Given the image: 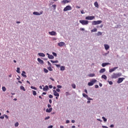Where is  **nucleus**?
<instances>
[{"label":"nucleus","instance_id":"10","mask_svg":"<svg viewBox=\"0 0 128 128\" xmlns=\"http://www.w3.org/2000/svg\"><path fill=\"white\" fill-rule=\"evenodd\" d=\"M118 67H114L112 68H110L109 72H114V70H118Z\"/></svg>","mask_w":128,"mask_h":128},{"label":"nucleus","instance_id":"47","mask_svg":"<svg viewBox=\"0 0 128 128\" xmlns=\"http://www.w3.org/2000/svg\"><path fill=\"white\" fill-rule=\"evenodd\" d=\"M4 116L6 118L8 119V116L6 114H4Z\"/></svg>","mask_w":128,"mask_h":128},{"label":"nucleus","instance_id":"63","mask_svg":"<svg viewBox=\"0 0 128 128\" xmlns=\"http://www.w3.org/2000/svg\"><path fill=\"white\" fill-rule=\"evenodd\" d=\"M49 102L50 104H52V100H49Z\"/></svg>","mask_w":128,"mask_h":128},{"label":"nucleus","instance_id":"42","mask_svg":"<svg viewBox=\"0 0 128 128\" xmlns=\"http://www.w3.org/2000/svg\"><path fill=\"white\" fill-rule=\"evenodd\" d=\"M34 96H36V92L34 90H32Z\"/></svg>","mask_w":128,"mask_h":128},{"label":"nucleus","instance_id":"64","mask_svg":"<svg viewBox=\"0 0 128 128\" xmlns=\"http://www.w3.org/2000/svg\"><path fill=\"white\" fill-rule=\"evenodd\" d=\"M66 124H70V121L68 120H66Z\"/></svg>","mask_w":128,"mask_h":128},{"label":"nucleus","instance_id":"25","mask_svg":"<svg viewBox=\"0 0 128 128\" xmlns=\"http://www.w3.org/2000/svg\"><path fill=\"white\" fill-rule=\"evenodd\" d=\"M102 78H104V80H106V79L108 78V77L106 76L104 74L102 76Z\"/></svg>","mask_w":128,"mask_h":128},{"label":"nucleus","instance_id":"34","mask_svg":"<svg viewBox=\"0 0 128 128\" xmlns=\"http://www.w3.org/2000/svg\"><path fill=\"white\" fill-rule=\"evenodd\" d=\"M20 68H17L16 72H18V74H20Z\"/></svg>","mask_w":128,"mask_h":128},{"label":"nucleus","instance_id":"62","mask_svg":"<svg viewBox=\"0 0 128 128\" xmlns=\"http://www.w3.org/2000/svg\"><path fill=\"white\" fill-rule=\"evenodd\" d=\"M49 88H52V85H50L49 86Z\"/></svg>","mask_w":128,"mask_h":128},{"label":"nucleus","instance_id":"13","mask_svg":"<svg viewBox=\"0 0 128 128\" xmlns=\"http://www.w3.org/2000/svg\"><path fill=\"white\" fill-rule=\"evenodd\" d=\"M58 46H64V44H66L64 42H60L58 44Z\"/></svg>","mask_w":128,"mask_h":128},{"label":"nucleus","instance_id":"21","mask_svg":"<svg viewBox=\"0 0 128 128\" xmlns=\"http://www.w3.org/2000/svg\"><path fill=\"white\" fill-rule=\"evenodd\" d=\"M38 54L40 56H42V58L46 56V55L44 53H38Z\"/></svg>","mask_w":128,"mask_h":128},{"label":"nucleus","instance_id":"35","mask_svg":"<svg viewBox=\"0 0 128 128\" xmlns=\"http://www.w3.org/2000/svg\"><path fill=\"white\" fill-rule=\"evenodd\" d=\"M44 72H46V74H48V70L46 68H44Z\"/></svg>","mask_w":128,"mask_h":128},{"label":"nucleus","instance_id":"31","mask_svg":"<svg viewBox=\"0 0 128 128\" xmlns=\"http://www.w3.org/2000/svg\"><path fill=\"white\" fill-rule=\"evenodd\" d=\"M60 70H66L64 66H61Z\"/></svg>","mask_w":128,"mask_h":128},{"label":"nucleus","instance_id":"4","mask_svg":"<svg viewBox=\"0 0 128 128\" xmlns=\"http://www.w3.org/2000/svg\"><path fill=\"white\" fill-rule=\"evenodd\" d=\"M80 24H82V26H86V24H88V20H79Z\"/></svg>","mask_w":128,"mask_h":128},{"label":"nucleus","instance_id":"39","mask_svg":"<svg viewBox=\"0 0 128 128\" xmlns=\"http://www.w3.org/2000/svg\"><path fill=\"white\" fill-rule=\"evenodd\" d=\"M87 100H94V99H92V98L88 97H88L87 98Z\"/></svg>","mask_w":128,"mask_h":128},{"label":"nucleus","instance_id":"51","mask_svg":"<svg viewBox=\"0 0 128 128\" xmlns=\"http://www.w3.org/2000/svg\"><path fill=\"white\" fill-rule=\"evenodd\" d=\"M55 66L57 67V68H60V64H55Z\"/></svg>","mask_w":128,"mask_h":128},{"label":"nucleus","instance_id":"44","mask_svg":"<svg viewBox=\"0 0 128 128\" xmlns=\"http://www.w3.org/2000/svg\"><path fill=\"white\" fill-rule=\"evenodd\" d=\"M50 117L49 116H48L45 118H44L45 120H50Z\"/></svg>","mask_w":128,"mask_h":128},{"label":"nucleus","instance_id":"53","mask_svg":"<svg viewBox=\"0 0 128 128\" xmlns=\"http://www.w3.org/2000/svg\"><path fill=\"white\" fill-rule=\"evenodd\" d=\"M80 12L82 14H84V10H80Z\"/></svg>","mask_w":128,"mask_h":128},{"label":"nucleus","instance_id":"55","mask_svg":"<svg viewBox=\"0 0 128 128\" xmlns=\"http://www.w3.org/2000/svg\"><path fill=\"white\" fill-rule=\"evenodd\" d=\"M108 84H112V82L110 81V82H108Z\"/></svg>","mask_w":128,"mask_h":128},{"label":"nucleus","instance_id":"50","mask_svg":"<svg viewBox=\"0 0 128 128\" xmlns=\"http://www.w3.org/2000/svg\"><path fill=\"white\" fill-rule=\"evenodd\" d=\"M49 98H54V96H52V94H50L49 95Z\"/></svg>","mask_w":128,"mask_h":128},{"label":"nucleus","instance_id":"11","mask_svg":"<svg viewBox=\"0 0 128 128\" xmlns=\"http://www.w3.org/2000/svg\"><path fill=\"white\" fill-rule=\"evenodd\" d=\"M68 2H70V1L68 0H63L61 1V4H68Z\"/></svg>","mask_w":128,"mask_h":128},{"label":"nucleus","instance_id":"15","mask_svg":"<svg viewBox=\"0 0 128 128\" xmlns=\"http://www.w3.org/2000/svg\"><path fill=\"white\" fill-rule=\"evenodd\" d=\"M43 90H44V92H46V90H48V86L47 85H46V86H45V87H44V88H43Z\"/></svg>","mask_w":128,"mask_h":128},{"label":"nucleus","instance_id":"29","mask_svg":"<svg viewBox=\"0 0 128 128\" xmlns=\"http://www.w3.org/2000/svg\"><path fill=\"white\" fill-rule=\"evenodd\" d=\"M50 62H52V64H58V60L54 61L52 60H50Z\"/></svg>","mask_w":128,"mask_h":128},{"label":"nucleus","instance_id":"30","mask_svg":"<svg viewBox=\"0 0 128 128\" xmlns=\"http://www.w3.org/2000/svg\"><path fill=\"white\" fill-rule=\"evenodd\" d=\"M20 90H24V92H26V88H24V86H20Z\"/></svg>","mask_w":128,"mask_h":128},{"label":"nucleus","instance_id":"26","mask_svg":"<svg viewBox=\"0 0 128 128\" xmlns=\"http://www.w3.org/2000/svg\"><path fill=\"white\" fill-rule=\"evenodd\" d=\"M94 76H95L94 74H88V76H90V78H94Z\"/></svg>","mask_w":128,"mask_h":128},{"label":"nucleus","instance_id":"12","mask_svg":"<svg viewBox=\"0 0 128 128\" xmlns=\"http://www.w3.org/2000/svg\"><path fill=\"white\" fill-rule=\"evenodd\" d=\"M54 94L55 96H60V94L56 90H53Z\"/></svg>","mask_w":128,"mask_h":128},{"label":"nucleus","instance_id":"45","mask_svg":"<svg viewBox=\"0 0 128 128\" xmlns=\"http://www.w3.org/2000/svg\"><path fill=\"white\" fill-rule=\"evenodd\" d=\"M72 87L73 88H76V84H72Z\"/></svg>","mask_w":128,"mask_h":128},{"label":"nucleus","instance_id":"2","mask_svg":"<svg viewBox=\"0 0 128 128\" xmlns=\"http://www.w3.org/2000/svg\"><path fill=\"white\" fill-rule=\"evenodd\" d=\"M102 22V20H94L92 22V26H96V24H100Z\"/></svg>","mask_w":128,"mask_h":128},{"label":"nucleus","instance_id":"7","mask_svg":"<svg viewBox=\"0 0 128 128\" xmlns=\"http://www.w3.org/2000/svg\"><path fill=\"white\" fill-rule=\"evenodd\" d=\"M124 78H118V80L117 82L118 84H121V82H124Z\"/></svg>","mask_w":128,"mask_h":128},{"label":"nucleus","instance_id":"3","mask_svg":"<svg viewBox=\"0 0 128 128\" xmlns=\"http://www.w3.org/2000/svg\"><path fill=\"white\" fill-rule=\"evenodd\" d=\"M96 82H98L96 80L92 79L88 83V86H92L93 84H94V83Z\"/></svg>","mask_w":128,"mask_h":128},{"label":"nucleus","instance_id":"43","mask_svg":"<svg viewBox=\"0 0 128 128\" xmlns=\"http://www.w3.org/2000/svg\"><path fill=\"white\" fill-rule=\"evenodd\" d=\"M52 54H53V56H56V53L54 52H52Z\"/></svg>","mask_w":128,"mask_h":128},{"label":"nucleus","instance_id":"57","mask_svg":"<svg viewBox=\"0 0 128 128\" xmlns=\"http://www.w3.org/2000/svg\"><path fill=\"white\" fill-rule=\"evenodd\" d=\"M54 127V126H48V128H52Z\"/></svg>","mask_w":128,"mask_h":128},{"label":"nucleus","instance_id":"38","mask_svg":"<svg viewBox=\"0 0 128 128\" xmlns=\"http://www.w3.org/2000/svg\"><path fill=\"white\" fill-rule=\"evenodd\" d=\"M102 118L103 119L104 122H106V120H106V118H104V116H102Z\"/></svg>","mask_w":128,"mask_h":128},{"label":"nucleus","instance_id":"48","mask_svg":"<svg viewBox=\"0 0 128 128\" xmlns=\"http://www.w3.org/2000/svg\"><path fill=\"white\" fill-rule=\"evenodd\" d=\"M0 118L1 120H4V115L3 116H0Z\"/></svg>","mask_w":128,"mask_h":128},{"label":"nucleus","instance_id":"32","mask_svg":"<svg viewBox=\"0 0 128 128\" xmlns=\"http://www.w3.org/2000/svg\"><path fill=\"white\" fill-rule=\"evenodd\" d=\"M82 96L84 98H88V96L86 95V94L84 93L82 94Z\"/></svg>","mask_w":128,"mask_h":128},{"label":"nucleus","instance_id":"6","mask_svg":"<svg viewBox=\"0 0 128 128\" xmlns=\"http://www.w3.org/2000/svg\"><path fill=\"white\" fill-rule=\"evenodd\" d=\"M44 14L43 11H41L40 12H33V14H34V16H40L41 14Z\"/></svg>","mask_w":128,"mask_h":128},{"label":"nucleus","instance_id":"40","mask_svg":"<svg viewBox=\"0 0 128 128\" xmlns=\"http://www.w3.org/2000/svg\"><path fill=\"white\" fill-rule=\"evenodd\" d=\"M18 124H19L18 122H16V123H15L14 126L16 128V127L18 126Z\"/></svg>","mask_w":128,"mask_h":128},{"label":"nucleus","instance_id":"19","mask_svg":"<svg viewBox=\"0 0 128 128\" xmlns=\"http://www.w3.org/2000/svg\"><path fill=\"white\" fill-rule=\"evenodd\" d=\"M104 72H106V68H102L100 70V74H104Z\"/></svg>","mask_w":128,"mask_h":128},{"label":"nucleus","instance_id":"14","mask_svg":"<svg viewBox=\"0 0 128 128\" xmlns=\"http://www.w3.org/2000/svg\"><path fill=\"white\" fill-rule=\"evenodd\" d=\"M104 47L106 50H108V48H110V46H108V44H104Z\"/></svg>","mask_w":128,"mask_h":128},{"label":"nucleus","instance_id":"17","mask_svg":"<svg viewBox=\"0 0 128 128\" xmlns=\"http://www.w3.org/2000/svg\"><path fill=\"white\" fill-rule=\"evenodd\" d=\"M108 64H110V63H107V62H106V63H102V66L103 68H104V66H108Z\"/></svg>","mask_w":128,"mask_h":128},{"label":"nucleus","instance_id":"28","mask_svg":"<svg viewBox=\"0 0 128 128\" xmlns=\"http://www.w3.org/2000/svg\"><path fill=\"white\" fill-rule=\"evenodd\" d=\"M92 32H98V29L96 28H94L93 30H91Z\"/></svg>","mask_w":128,"mask_h":128},{"label":"nucleus","instance_id":"58","mask_svg":"<svg viewBox=\"0 0 128 128\" xmlns=\"http://www.w3.org/2000/svg\"><path fill=\"white\" fill-rule=\"evenodd\" d=\"M50 80H52V82H54V79L52 78H50Z\"/></svg>","mask_w":128,"mask_h":128},{"label":"nucleus","instance_id":"18","mask_svg":"<svg viewBox=\"0 0 128 128\" xmlns=\"http://www.w3.org/2000/svg\"><path fill=\"white\" fill-rule=\"evenodd\" d=\"M52 110V108H47L46 110V112H51Z\"/></svg>","mask_w":128,"mask_h":128},{"label":"nucleus","instance_id":"9","mask_svg":"<svg viewBox=\"0 0 128 128\" xmlns=\"http://www.w3.org/2000/svg\"><path fill=\"white\" fill-rule=\"evenodd\" d=\"M48 34L50 36H56L57 34L56 32L54 31L49 32Z\"/></svg>","mask_w":128,"mask_h":128},{"label":"nucleus","instance_id":"24","mask_svg":"<svg viewBox=\"0 0 128 128\" xmlns=\"http://www.w3.org/2000/svg\"><path fill=\"white\" fill-rule=\"evenodd\" d=\"M94 6H96V8H98V2H96L94 3Z\"/></svg>","mask_w":128,"mask_h":128},{"label":"nucleus","instance_id":"5","mask_svg":"<svg viewBox=\"0 0 128 128\" xmlns=\"http://www.w3.org/2000/svg\"><path fill=\"white\" fill-rule=\"evenodd\" d=\"M68 10H72V6H67L64 9V12H68Z\"/></svg>","mask_w":128,"mask_h":128},{"label":"nucleus","instance_id":"8","mask_svg":"<svg viewBox=\"0 0 128 128\" xmlns=\"http://www.w3.org/2000/svg\"><path fill=\"white\" fill-rule=\"evenodd\" d=\"M94 18V16H88L86 17V20H92Z\"/></svg>","mask_w":128,"mask_h":128},{"label":"nucleus","instance_id":"46","mask_svg":"<svg viewBox=\"0 0 128 128\" xmlns=\"http://www.w3.org/2000/svg\"><path fill=\"white\" fill-rule=\"evenodd\" d=\"M48 64L50 66H52V64H50V62L48 61Z\"/></svg>","mask_w":128,"mask_h":128},{"label":"nucleus","instance_id":"37","mask_svg":"<svg viewBox=\"0 0 128 128\" xmlns=\"http://www.w3.org/2000/svg\"><path fill=\"white\" fill-rule=\"evenodd\" d=\"M2 90L3 92H6V88L4 86H2Z\"/></svg>","mask_w":128,"mask_h":128},{"label":"nucleus","instance_id":"33","mask_svg":"<svg viewBox=\"0 0 128 128\" xmlns=\"http://www.w3.org/2000/svg\"><path fill=\"white\" fill-rule=\"evenodd\" d=\"M48 70H50V72H52V66H49V67L48 68Z\"/></svg>","mask_w":128,"mask_h":128},{"label":"nucleus","instance_id":"49","mask_svg":"<svg viewBox=\"0 0 128 128\" xmlns=\"http://www.w3.org/2000/svg\"><path fill=\"white\" fill-rule=\"evenodd\" d=\"M57 88H62V86L58 85V86H57Z\"/></svg>","mask_w":128,"mask_h":128},{"label":"nucleus","instance_id":"16","mask_svg":"<svg viewBox=\"0 0 128 128\" xmlns=\"http://www.w3.org/2000/svg\"><path fill=\"white\" fill-rule=\"evenodd\" d=\"M37 60L38 62H40V64H44V60H42L40 58H38L37 59Z\"/></svg>","mask_w":128,"mask_h":128},{"label":"nucleus","instance_id":"36","mask_svg":"<svg viewBox=\"0 0 128 128\" xmlns=\"http://www.w3.org/2000/svg\"><path fill=\"white\" fill-rule=\"evenodd\" d=\"M30 88H32V90H36V88L34 86H31Z\"/></svg>","mask_w":128,"mask_h":128},{"label":"nucleus","instance_id":"56","mask_svg":"<svg viewBox=\"0 0 128 128\" xmlns=\"http://www.w3.org/2000/svg\"><path fill=\"white\" fill-rule=\"evenodd\" d=\"M66 96H68L70 95V93L68 92H66Z\"/></svg>","mask_w":128,"mask_h":128},{"label":"nucleus","instance_id":"41","mask_svg":"<svg viewBox=\"0 0 128 128\" xmlns=\"http://www.w3.org/2000/svg\"><path fill=\"white\" fill-rule=\"evenodd\" d=\"M108 54H110V52H108L106 53H104L103 56H108Z\"/></svg>","mask_w":128,"mask_h":128},{"label":"nucleus","instance_id":"23","mask_svg":"<svg viewBox=\"0 0 128 128\" xmlns=\"http://www.w3.org/2000/svg\"><path fill=\"white\" fill-rule=\"evenodd\" d=\"M48 58H50V60H54V57L52 55H50L48 56Z\"/></svg>","mask_w":128,"mask_h":128},{"label":"nucleus","instance_id":"54","mask_svg":"<svg viewBox=\"0 0 128 128\" xmlns=\"http://www.w3.org/2000/svg\"><path fill=\"white\" fill-rule=\"evenodd\" d=\"M102 128H108V126H102Z\"/></svg>","mask_w":128,"mask_h":128},{"label":"nucleus","instance_id":"22","mask_svg":"<svg viewBox=\"0 0 128 128\" xmlns=\"http://www.w3.org/2000/svg\"><path fill=\"white\" fill-rule=\"evenodd\" d=\"M52 10H56V5L53 4V5H52Z\"/></svg>","mask_w":128,"mask_h":128},{"label":"nucleus","instance_id":"52","mask_svg":"<svg viewBox=\"0 0 128 128\" xmlns=\"http://www.w3.org/2000/svg\"><path fill=\"white\" fill-rule=\"evenodd\" d=\"M56 92H60V88H57V89H56Z\"/></svg>","mask_w":128,"mask_h":128},{"label":"nucleus","instance_id":"61","mask_svg":"<svg viewBox=\"0 0 128 128\" xmlns=\"http://www.w3.org/2000/svg\"><path fill=\"white\" fill-rule=\"evenodd\" d=\"M51 106H51L50 104H48V108H50Z\"/></svg>","mask_w":128,"mask_h":128},{"label":"nucleus","instance_id":"20","mask_svg":"<svg viewBox=\"0 0 128 128\" xmlns=\"http://www.w3.org/2000/svg\"><path fill=\"white\" fill-rule=\"evenodd\" d=\"M22 76H24V78H26V72L22 71Z\"/></svg>","mask_w":128,"mask_h":128},{"label":"nucleus","instance_id":"60","mask_svg":"<svg viewBox=\"0 0 128 128\" xmlns=\"http://www.w3.org/2000/svg\"><path fill=\"white\" fill-rule=\"evenodd\" d=\"M80 30H82V31L84 30V28H80Z\"/></svg>","mask_w":128,"mask_h":128},{"label":"nucleus","instance_id":"27","mask_svg":"<svg viewBox=\"0 0 128 128\" xmlns=\"http://www.w3.org/2000/svg\"><path fill=\"white\" fill-rule=\"evenodd\" d=\"M102 33L100 32H98V33L96 34L98 36H102Z\"/></svg>","mask_w":128,"mask_h":128},{"label":"nucleus","instance_id":"59","mask_svg":"<svg viewBox=\"0 0 128 128\" xmlns=\"http://www.w3.org/2000/svg\"><path fill=\"white\" fill-rule=\"evenodd\" d=\"M96 88H98V85H95Z\"/></svg>","mask_w":128,"mask_h":128},{"label":"nucleus","instance_id":"1","mask_svg":"<svg viewBox=\"0 0 128 128\" xmlns=\"http://www.w3.org/2000/svg\"><path fill=\"white\" fill-rule=\"evenodd\" d=\"M120 76H122V73H113L111 75L112 78H120Z\"/></svg>","mask_w":128,"mask_h":128}]
</instances>
